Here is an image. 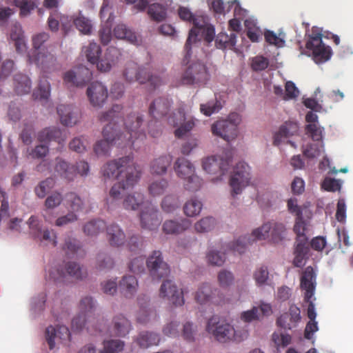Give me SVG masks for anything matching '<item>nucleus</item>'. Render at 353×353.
Returning a JSON list of instances; mask_svg holds the SVG:
<instances>
[{"instance_id": "c03bdc74", "label": "nucleus", "mask_w": 353, "mask_h": 353, "mask_svg": "<svg viewBox=\"0 0 353 353\" xmlns=\"http://www.w3.org/2000/svg\"><path fill=\"white\" fill-rule=\"evenodd\" d=\"M50 96V84L47 79L40 80L37 89L33 92L32 97L35 100L46 101Z\"/></svg>"}, {"instance_id": "0eeeda50", "label": "nucleus", "mask_w": 353, "mask_h": 353, "mask_svg": "<svg viewBox=\"0 0 353 353\" xmlns=\"http://www.w3.org/2000/svg\"><path fill=\"white\" fill-rule=\"evenodd\" d=\"M94 307V304L92 297L85 296L81 300L79 303L80 313L72 320V330L80 331L86 327L89 332H92L93 324L95 322V318L92 312ZM93 330H98L100 333L103 332L101 327H93Z\"/></svg>"}, {"instance_id": "338daca9", "label": "nucleus", "mask_w": 353, "mask_h": 353, "mask_svg": "<svg viewBox=\"0 0 353 353\" xmlns=\"http://www.w3.org/2000/svg\"><path fill=\"white\" fill-rule=\"evenodd\" d=\"M103 346L100 353H117L123 350L124 343L120 340H110L104 341Z\"/></svg>"}, {"instance_id": "2eb2a0df", "label": "nucleus", "mask_w": 353, "mask_h": 353, "mask_svg": "<svg viewBox=\"0 0 353 353\" xmlns=\"http://www.w3.org/2000/svg\"><path fill=\"white\" fill-rule=\"evenodd\" d=\"M159 295L161 298L166 299L170 303L176 306H181L184 304L183 292L179 290L171 280H165L163 282Z\"/></svg>"}, {"instance_id": "052dcab7", "label": "nucleus", "mask_w": 353, "mask_h": 353, "mask_svg": "<svg viewBox=\"0 0 353 353\" xmlns=\"http://www.w3.org/2000/svg\"><path fill=\"white\" fill-rule=\"evenodd\" d=\"M184 180V188L190 192H196L202 186V179L194 173L186 177Z\"/></svg>"}, {"instance_id": "bb28decb", "label": "nucleus", "mask_w": 353, "mask_h": 353, "mask_svg": "<svg viewBox=\"0 0 353 353\" xmlns=\"http://www.w3.org/2000/svg\"><path fill=\"white\" fill-rule=\"evenodd\" d=\"M142 73L147 74L145 69H140V67L134 62H129L126 64L123 71V76L128 82L138 81L140 83H145L149 79L148 77H142Z\"/></svg>"}, {"instance_id": "a19ab883", "label": "nucleus", "mask_w": 353, "mask_h": 353, "mask_svg": "<svg viewBox=\"0 0 353 353\" xmlns=\"http://www.w3.org/2000/svg\"><path fill=\"white\" fill-rule=\"evenodd\" d=\"M236 43V33L228 34L225 32H220L216 37L215 45L219 49H233Z\"/></svg>"}, {"instance_id": "dca6fc26", "label": "nucleus", "mask_w": 353, "mask_h": 353, "mask_svg": "<svg viewBox=\"0 0 353 353\" xmlns=\"http://www.w3.org/2000/svg\"><path fill=\"white\" fill-rule=\"evenodd\" d=\"M29 61L34 63L46 74L57 71L60 68L57 58L49 52H38L34 57L29 56Z\"/></svg>"}, {"instance_id": "774afa93", "label": "nucleus", "mask_w": 353, "mask_h": 353, "mask_svg": "<svg viewBox=\"0 0 353 353\" xmlns=\"http://www.w3.org/2000/svg\"><path fill=\"white\" fill-rule=\"evenodd\" d=\"M306 134L315 141H321L323 139V128L319 123H310L305 126Z\"/></svg>"}, {"instance_id": "cd10ccee", "label": "nucleus", "mask_w": 353, "mask_h": 353, "mask_svg": "<svg viewBox=\"0 0 353 353\" xmlns=\"http://www.w3.org/2000/svg\"><path fill=\"white\" fill-rule=\"evenodd\" d=\"M231 162L230 159L226 160L218 159L215 157H210L203 159L202 166L203 170L209 174H215L220 170L222 174L227 171Z\"/></svg>"}, {"instance_id": "412c9836", "label": "nucleus", "mask_w": 353, "mask_h": 353, "mask_svg": "<svg viewBox=\"0 0 353 353\" xmlns=\"http://www.w3.org/2000/svg\"><path fill=\"white\" fill-rule=\"evenodd\" d=\"M212 132L214 135L220 137L229 142L237 137L238 128L226 120H220L212 124Z\"/></svg>"}, {"instance_id": "4d7b16f0", "label": "nucleus", "mask_w": 353, "mask_h": 353, "mask_svg": "<svg viewBox=\"0 0 353 353\" xmlns=\"http://www.w3.org/2000/svg\"><path fill=\"white\" fill-rule=\"evenodd\" d=\"M127 246L130 252L138 253L144 249L145 240L140 235H132L129 238Z\"/></svg>"}, {"instance_id": "20e7f679", "label": "nucleus", "mask_w": 353, "mask_h": 353, "mask_svg": "<svg viewBox=\"0 0 353 353\" xmlns=\"http://www.w3.org/2000/svg\"><path fill=\"white\" fill-rule=\"evenodd\" d=\"M101 172L105 179L120 180L126 178L127 185L138 182L141 175L139 166L134 161V156L131 154L108 161L103 166Z\"/></svg>"}, {"instance_id": "e2e57ef3", "label": "nucleus", "mask_w": 353, "mask_h": 353, "mask_svg": "<svg viewBox=\"0 0 353 353\" xmlns=\"http://www.w3.org/2000/svg\"><path fill=\"white\" fill-rule=\"evenodd\" d=\"M89 143L86 137L81 136L74 137L69 143L71 150L77 153H83L87 150Z\"/></svg>"}, {"instance_id": "0e129e2a", "label": "nucleus", "mask_w": 353, "mask_h": 353, "mask_svg": "<svg viewBox=\"0 0 353 353\" xmlns=\"http://www.w3.org/2000/svg\"><path fill=\"white\" fill-rule=\"evenodd\" d=\"M54 181L52 178H47L46 180L41 181L34 188L36 195L43 199L46 196V193L53 188Z\"/></svg>"}, {"instance_id": "37998d69", "label": "nucleus", "mask_w": 353, "mask_h": 353, "mask_svg": "<svg viewBox=\"0 0 353 353\" xmlns=\"http://www.w3.org/2000/svg\"><path fill=\"white\" fill-rule=\"evenodd\" d=\"M63 249L68 257L83 256L85 254L80 246V243L75 239L68 238L65 240Z\"/></svg>"}, {"instance_id": "69168bd1", "label": "nucleus", "mask_w": 353, "mask_h": 353, "mask_svg": "<svg viewBox=\"0 0 353 353\" xmlns=\"http://www.w3.org/2000/svg\"><path fill=\"white\" fill-rule=\"evenodd\" d=\"M269 64V59L261 55H257L250 59V67L255 72L265 70Z\"/></svg>"}, {"instance_id": "393cba45", "label": "nucleus", "mask_w": 353, "mask_h": 353, "mask_svg": "<svg viewBox=\"0 0 353 353\" xmlns=\"http://www.w3.org/2000/svg\"><path fill=\"white\" fill-rule=\"evenodd\" d=\"M121 56L120 50L115 48L109 47L105 54L104 58L99 60L98 59L97 64V69L101 72H108L110 70L112 66L115 64Z\"/></svg>"}, {"instance_id": "6e6d98bb", "label": "nucleus", "mask_w": 353, "mask_h": 353, "mask_svg": "<svg viewBox=\"0 0 353 353\" xmlns=\"http://www.w3.org/2000/svg\"><path fill=\"white\" fill-rule=\"evenodd\" d=\"M126 178L120 179V181L116 183L110 190V196L113 199H118L121 197V195L123 190L132 188L137 182H133L132 184H125Z\"/></svg>"}, {"instance_id": "c9c22d12", "label": "nucleus", "mask_w": 353, "mask_h": 353, "mask_svg": "<svg viewBox=\"0 0 353 353\" xmlns=\"http://www.w3.org/2000/svg\"><path fill=\"white\" fill-rule=\"evenodd\" d=\"M174 169L176 175L185 179L187 176L193 174L195 172L194 166L192 163L184 157H180L174 163Z\"/></svg>"}, {"instance_id": "5fc2aeb1", "label": "nucleus", "mask_w": 353, "mask_h": 353, "mask_svg": "<svg viewBox=\"0 0 353 353\" xmlns=\"http://www.w3.org/2000/svg\"><path fill=\"white\" fill-rule=\"evenodd\" d=\"M148 14L157 22L163 21L166 18V9L159 3H153L149 6Z\"/></svg>"}, {"instance_id": "79ce46f5", "label": "nucleus", "mask_w": 353, "mask_h": 353, "mask_svg": "<svg viewBox=\"0 0 353 353\" xmlns=\"http://www.w3.org/2000/svg\"><path fill=\"white\" fill-rule=\"evenodd\" d=\"M169 188L168 181L165 179H158L152 181L148 185L149 194L152 196H159L166 192Z\"/></svg>"}, {"instance_id": "f8f14e48", "label": "nucleus", "mask_w": 353, "mask_h": 353, "mask_svg": "<svg viewBox=\"0 0 353 353\" xmlns=\"http://www.w3.org/2000/svg\"><path fill=\"white\" fill-rule=\"evenodd\" d=\"M145 261L149 274L153 280H159L169 275L170 268L164 261L161 251L154 250Z\"/></svg>"}, {"instance_id": "de8ad7c7", "label": "nucleus", "mask_w": 353, "mask_h": 353, "mask_svg": "<svg viewBox=\"0 0 353 353\" xmlns=\"http://www.w3.org/2000/svg\"><path fill=\"white\" fill-rule=\"evenodd\" d=\"M105 223L101 219L92 220L83 226V232L88 236H96L103 231Z\"/></svg>"}, {"instance_id": "423d86ee", "label": "nucleus", "mask_w": 353, "mask_h": 353, "mask_svg": "<svg viewBox=\"0 0 353 353\" xmlns=\"http://www.w3.org/2000/svg\"><path fill=\"white\" fill-rule=\"evenodd\" d=\"M331 32L321 33L318 28H313L312 34L306 43V48L312 54L313 59L316 63H323L329 60L332 54L330 46H325L322 41V37L332 39Z\"/></svg>"}, {"instance_id": "bf43d9fd", "label": "nucleus", "mask_w": 353, "mask_h": 353, "mask_svg": "<svg viewBox=\"0 0 353 353\" xmlns=\"http://www.w3.org/2000/svg\"><path fill=\"white\" fill-rule=\"evenodd\" d=\"M215 219L212 216L201 219L194 224V229L197 232H208L214 228Z\"/></svg>"}, {"instance_id": "c756f323", "label": "nucleus", "mask_w": 353, "mask_h": 353, "mask_svg": "<svg viewBox=\"0 0 353 353\" xmlns=\"http://www.w3.org/2000/svg\"><path fill=\"white\" fill-rule=\"evenodd\" d=\"M191 222L188 219H182L179 221L175 220H166L162 227L164 233L167 234H178L188 230Z\"/></svg>"}, {"instance_id": "f03ea898", "label": "nucleus", "mask_w": 353, "mask_h": 353, "mask_svg": "<svg viewBox=\"0 0 353 353\" xmlns=\"http://www.w3.org/2000/svg\"><path fill=\"white\" fill-rule=\"evenodd\" d=\"M122 107L119 104L113 105L112 107L107 112H102L99 119L101 122L108 123L103 130V139L97 141L94 146V153L98 156L109 155L110 148L113 145L120 148L128 147L125 145L121 135L119 134L117 129H114L113 123L117 122L115 119H119L121 114Z\"/></svg>"}, {"instance_id": "aec40b11", "label": "nucleus", "mask_w": 353, "mask_h": 353, "mask_svg": "<svg viewBox=\"0 0 353 353\" xmlns=\"http://www.w3.org/2000/svg\"><path fill=\"white\" fill-rule=\"evenodd\" d=\"M70 336L69 329L65 325H58L56 327L50 325L46 330V339L50 350L54 347L56 340L64 343L70 341Z\"/></svg>"}, {"instance_id": "39448f33", "label": "nucleus", "mask_w": 353, "mask_h": 353, "mask_svg": "<svg viewBox=\"0 0 353 353\" xmlns=\"http://www.w3.org/2000/svg\"><path fill=\"white\" fill-rule=\"evenodd\" d=\"M206 330L220 343H226L230 341L241 342L248 336L246 330L239 332L230 323L221 320L216 316H214L208 320Z\"/></svg>"}, {"instance_id": "473e14b6", "label": "nucleus", "mask_w": 353, "mask_h": 353, "mask_svg": "<svg viewBox=\"0 0 353 353\" xmlns=\"http://www.w3.org/2000/svg\"><path fill=\"white\" fill-rule=\"evenodd\" d=\"M160 340L161 339L158 334L152 332L143 331L137 335L134 341L139 347L146 349L151 346L159 345Z\"/></svg>"}, {"instance_id": "72a5a7b5", "label": "nucleus", "mask_w": 353, "mask_h": 353, "mask_svg": "<svg viewBox=\"0 0 353 353\" xmlns=\"http://www.w3.org/2000/svg\"><path fill=\"white\" fill-rule=\"evenodd\" d=\"M299 126L296 122L288 121L282 125L279 130L274 135L273 143L274 145H279L281 143L283 138H288L293 136L298 132Z\"/></svg>"}, {"instance_id": "e433bc0d", "label": "nucleus", "mask_w": 353, "mask_h": 353, "mask_svg": "<svg viewBox=\"0 0 353 353\" xmlns=\"http://www.w3.org/2000/svg\"><path fill=\"white\" fill-rule=\"evenodd\" d=\"M57 273L59 274L58 276H52L55 281L60 280L65 277L66 274L76 279H82L85 274L83 273L82 269L80 266L74 262H70L67 263L65 266V272L61 270V272L58 270Z\"/></svg>"}, {"instance_id": "1a4fd4ad", "label": "nucleus", "mask_w": 353, "mask_h": 353, "mask_svg": "<svg viewBox=\"0 0 353 353\" xmlns=\"http://www.w3.org/2000/svg\"><path fill=\"white\" fill-rule=\"evenodd\" d=\"M210 79V74L205 64L197 61L190 64L181 78V84L198 86L205 85Z\"/></svg>"}, {"instance_id": "5701e85b", "label": "nucleus", "mask_w": 353, "mask_h": 353, "mask_svg": "<svg viewBox=\"0 0 353 353\" xmlns=\"http://www.w3.org/2000/svg\"><path fill=\"white\" fill-rule=\"evenodd\" d=\"M139 310L137 313V320L139 323L145 324L158 317L155 310L148 307V299L145 295H140L137 298Z\"/></svg>"}, {"instance_id": "6e6552de", "label": "nucleus", "mask_w": 353, "mask_h": 353, "mask_svg": "<svg viewBox=\"0 0 353 353\" xmlns=\"http://www.w3.org/2000/svg\"><path fill=\"white\" fill-rule=\"evenodd\" d=\"M285 232V228L283 223L269 222L254 230L250 235L243 237H246V245L252 241L265 239L268 237H271L273 242L278 243L284 238Z\"/></svg>"}, {"instance_id": "58836bf2", "label": "nucleus", "mask_w": 353, "mask_h": 353, "mask_svg": "<svg viewBox=\"0 0 353 353\" xmlns=\"http://www.w3.org/2000/svg\"><path fill=\"white\" fill-rule=\"evenodd\" d=\"M172 161V157L170 154L163 155L154 159L150 165L152 172L156 174H165Z\"/></svg>"}, {"instance_id": "49530a36", "label": "nucleus", "mask_w": 353, "mask_h": 353, "mask_svg": "<svg viewBox=\"0 0 353 353\" xmlns=\"http://www.w3.org/2000/svg\"><path fill=\"white\" fill-rule=\"evenodd\" d=\"M83 72L86 75V79L79 80L73 71L66 72L63 77L65 83L76 86L83 85L89 80L90 72L88 68H83Z\"/></svg>"}, {"instance_id": "c85d7f7f", "label": "nucleus", "mask_w": 353, "mask_h": 353, "mask_svg": "<svg viewBox=\"0 0 353 353\" xmlns=\"http://www.w3.org/2000/svg\"><path fill=\"white\" fill-rule=\"evenodd\" d=\"M131 330L130 322L122 314L117 315L113 319V327L108 330L110 336L123 337Z\"/></svg>"}, {"instance_id": "a878e982", "label": "nucleus", "mask_w": 353, "mask_h": 353, "mask_svg": "<svg viewBox=\"0 0 353 353\" xmlns=\"http://www.w3.org/2000/svg\"><path fill=\"white\" fill-rule=\"evenodd\" d=\"M105 228L107 240L111 246L119 248L124 245L125 234L119 225L112 223Z\"/></svg>"}, {"instance_id": "13d9d810", "label": "nucleus", "mask_w": 353, "mask_h": 353, "mask_svg": "<svg viewBox=\"0 0 353 353\" xmlns=\"http://www.w3.org/2000/svg\"><path fill=\"white\" fill-rule=\"evenodd\" d=\"M114 35L120 39H127L131 43L136 40V35L124 24H119L114 28Z\"/></svg>"}, {"instance_id": "9d476101", "label": "nucleus", "mask_w": 353, "mask_h": 353, "mask_svg": "<svg viewBox=\"0 0 353 353\" xmlns=\"http://www.w3.org/2000/svg\"><path fill=\"white\" fill-rule=\"evenodd\" d=\"M245 239L246 237L241 236L236 241L225 245L221 248L223 250L221 253L215 250H210L206 255L208 263L214 266H221L225 261L227 252H237L240 254L243 253L246 248Z\"/></svg>"}, {"instance_id": "f257e3e1", "label": "nucleus", "mask_w": 353, "mask_h": 353, "mask_svg": "<svg viewBox=\"0 0 353 353\" xmlns=\"http://www.w3.org/2000/svg\"><path fill=\"white\" fill-rule=\"evenodd\" d=\"M172 105V99L160 97L150 104L148 112L153 119H165L168 124L178 127L174 130V135L177 138H182L195 126L196 119L192 117L186 116L185 105L183 103L179 105L176 112H170Z\"/></svg>"}, {"instance_id": "680f3d73", "label": "nucleus", "mask_w": 353, "mask_h": 353, "mask_svg": "<svg viewBox=\"0 0 353 353\" xmlns=\"http://www.w3.org/2000/svg\"><path fill=\"white\" fill-rule=\"evenodd\" d=\"M253 278L258 286L266 284L269 279L268 267L263 265L257 267L253 273Z\"/></svg>"}, {"instance_id": "8fccbe9b", "label": "nucleus", "mask_w": 353, "mask_h": 353, "mask_svg": "<svg viewBox=\"0 0 353 353\" xmlns=\"http://www.w3.org/2000/svg\"><path fill=\"white\" fill-rule=\"evenodd\" d=\"M73 24L76 28L83 34H90L92 30L91 21L81 14L73 19Z\"/></svg>"}, {"instance_id": "b1692460", "label": "nucleus", "mask_w": 353, "mask_h": 353, "mask_svg": "<svg viewBox=\"0 0 353 353\" xmlns=\"http://www.w3.org/2000/svg\"><path fill=\"white\" fill-rule=\"evenodd\" d=\"M57 110L62 125L72 127L78 122V110L74 106L61 104Z\"/></svg>"}, {"instance_id": "7ed1b4c3", "label": "nucleus", "mask_w": 353, "mask_h": 353, "mask_svg": "<svg viewBox=\"0 0 353 353\" xmlns=\"http://www.w3.org/2000/svg\"><path fill=\"white\" fill-rule=\"evenodd\" d=\"M122 107L121 114L119 119L113 123L114 129H117L119 135L128 147L134 146L137 140L143 141L145 139V132L142 127L144 116L139 112H125Z\"/></svg>"}, {"instance_id": "7c9ffc66", "label": "nucleus", "mask_w": 353, "mask_h": 353, "mask_svg": "<svg viewBox=\"0 0 353 353\" xmlns=\"http://www.w3.org/2000/svg\"><path fill=\"white\" fill-rule=\"evenodd\" d=\"M138 281L134 276H123L119 283V288L121 292L126 298L132 297L138 289Z\"/></svg>"}, {"instance_id": "603ef678", "label": "nucleus", "mask_w": 353, "mask_h": 353, "mask_svg": "<svg viewBox=\"0 0 353 353\" xmlns=\"http://www.w3.org/2000/svg\"><path fill=\"white\" fill-rule=\"evenodd\" d=\"M84 52L88 61L92 64H95L101 56V49L97 43L92 42L84 48Z\"/></svg>"}, {"instance_id": "6ab92c4d", "label": "nucleus", "mask_w": 353, "mask_h": 353, "mask_svg": "<svg viewBox=\"0 0 353 353\" xmlns=\"http://www.w3.org/2000/svg\"><path fill=\"white\" fill-rule=\"evenodd\" d=\"M316 273L311 266H307L303 271L301 280V288L305 291L304 301H310L314 296L316 288Z\"/></svg>"}, {"instance_id": "a18cd8bd", "label": "nucleus", "mask_w": 353, "mask_h": 353, "mask_svg": "<svg viewBox=\"0 0 353 353\" xmlns=\"http://www.w3.org/2000/svg\"><path fill=\"white\" fill-rule=\"evenodd\" d=\"M161 208L166 213H172L180 206L179 197L174 194L166 195L161 203Z\"/></svg>"}, {"instance_id": "4c0bfd02", "label": "nucleus", "mask_w": 353, "mask_h": 353, "mask_svg": "<svg viewBox=\"0 0 353 353\" xmlns=\"http://www.w3.org/2000/svg\"><path fill=\"white\" fill-rule=\"evenodd\" d=\"M55 170L65 179L72 181L76 176V168L74 165H70L61 158L56 159Z\"/></svg>"}, {"instance_id": "3c124183", "label": "nucleus", "mask_w": 353, "mask_h": 353, "mask_svg": "<svg viewBox=\"0 0 353 353\" xmlns=\"http://www.w3.org/2000/svg\"><path fill=\"white\" fill-rule=\"evenodd\" d=\"M222 108L221 103L216 97L205 103L200 105V112L205 116L210 117L218 112Z\"/></svg>"}, {"instance_id": "4468645a", "label": "nucleus", "mask_w": 353, "mask_h": 353, "mask_svg": "<svg viewBox=\"0 0 353 353\" xmlns=\"http://www.w3.org/2000/svg\"><path fill=\"white\" fill-rule=\"evenodd\" d=\"M194 299L200 305H208L210 303L220 304L223 301V298L219 296V291L216 289L212 290L210 285L203 283L199 287L195 293Z\"/></svg>"}, {"instance_id": "a211bd4d", "label": "nucleus", "mask_w": 353, "mask_h": 353, "mask_svg": "<svg viewBox=\"0 0 353 353\" xmlns=\"http://www.w3.org/2000/svg\"><path fill=\"white\" fill-rule=\"evenodd\" d=\"M301 310L295 305H291L289 310L284 312L276 319V325L285 330H290L296 327L301 321Z\"/></svg>"}, {"instance_id": "09e8293b", "label": "nucleus", "mask_w": 353, "mask_h": 353, "mask_svg": "<svg viewBox=\"0 0 353 353\" xmlns=\"http://www.w3.org/2000/svg\"><path fill=\"white\" fill-rule=\"evenodd\" d=\"M202 207L201 201L195 198H192L185 202L183 211L186 216L193 217L200 214Z\"/></svg>"}, {"instance_id": "f704fd0d", "label": "nucleus", "mask_w": 353, "mask_h": 353, "mask_svg": "<svg viewBox=\"0 0 353 353\" xmlns=\"http://www.w3.org/2000/svg\"><path fill=\"white\" fill-rule=\"evenodd\" d=\"M13 87L17 95L28 94L32 88V82L28 76L17 73L13 78Z\"/></svg>"}, {"instance_id": "9b49d317", "label": "nucleus", "mask_w": 353, "mask_h": 353, "mask_svg": "<svg viewBox=\"0 0 353 353\" xmlns=\"http://www.w3.org/2000/svg\"><path fill=\"white\" fill-rule=\"evenodd\" d=\"M250 179V166L245 162L238 163L230 180L232 196L241 194L243 188L249 184Z\"/></svg>"}, {"instance_id": "ea45409f", "label": "nucleus", "mask_w": 353, "mask_h": 353, "mask_svg": "<svg viewBox=\"0 0 353 353\" xmlns=\"http://www.w3.org/2000/svg\"><path fill=\"white\" fill-rule=\"evenodd\" d=\"M144 194L141 192H133L126 195L123 201V206L128 210H137L144 203Z\"/></svg>"}, {"instance_id": "2f4dec72", "label": "nucleus", "mask_w": 353, "mask_h": 353, "mask_svg": "<svg viewBox=\"0 0 353 353\" xmlns=\"http://www.w3.org/2000/svg\"><path fill=\"white\" fill-rule=\"evenodd\" d=\"M65 137L63 136L60 129L52 127L41 130L37 134V140L40 142L47 143L54 141L59 143L64 142Z\"/></svg>"}, {"instance_id": "864d4df0", "label": "nucleus", "mask_w": 353, "mask_h": 353, "mask_svg": "<svg viewBox=\"0 0 353 353\" xmlns=\"http://www.w3.org/2000/svg\"><path fill=\"white\" fill-rule=\"evenodd\" d=\"M10 39L14 41L16 50L19 51L25 46L23 32L19 24L15 23L10 30Z\"/></svg>"}, {"instance_id": "ddd939ff", "label": "nucleus", "mask_w": 353, "mask_h": 353, "mask_svg": "<svg viewBox=\"0 0 353 353\" xmlns=\"http://www.w3.org/2000/svg\"><path fill=\"white\" fill-rule=\"evenodd\" d=\"M141 228L150 230H155L161 223V217L157 208L151 203H147L139 214Z\"/></svg>"}, {"instance_id": "4be33fe9", "label": "nucleus", "mask_w": 353, "mask_h": 353, "mask_svg": "<svg viewBox=\"0 0 353 353\" xmlns=\"http://www.w3.org/2000/svg\"><path fill=\"white\" fill-rule=\"evenodd\" d=\"M87 95L93 106L101 107L108 98V89L101 83L95 81L88 88Z\"/></svg>"}, {"instance_id": "f3484780", "label": "nucleus", "mask_w": 353, "mask_h": 353, "mask_svg": "<svg viewBox=\"0 0 353 353\" xmlns=\"http://www.w3.org/2000/svg\"><path fill=\"white\" fill-rule=\"evenodd\" d=\"M192 23L193 24V27L190 30L189 35L185 45L186 54L185 55L184 61H188L191 56L190 51L192 43L196 41L197 36L200 34V32L209 25L207 19L203 16H195Z\"/></svg>"}]
</instances>
